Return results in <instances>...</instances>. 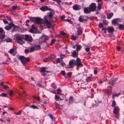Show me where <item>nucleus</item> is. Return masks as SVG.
<instances>
[{
    "instance_id": "aec40b11",
    "label": "nucleus",
    "mask_w": 124,
    "mask_h": 124,
    "mask_svg": "<svg viewBox=\"0 0 124 124\" xmlns=\"http://www.w3.org/2000/svg\"><path fill=\"white\" fill-rule=\"evenodd\" d=\"M9 53L13 56L15 55L16 53V51L14 49H11L9 51Z\"/></svg>"
},
{
    "instance_id": "9b49d317",
    "label": "nucleus",
    "mask_w": 124,
    "mask_h": 124,
    "mask_svg": "<svg viewBox=\"0 0 124 124\" xmlns=\"http://www.w3.org/2000/svg\"><path fill=\"white\" fill-rule=\"evenodd\" d=\"M40 47L39 45H38L34 46L31 47L30 48L31 51H33L36 50H38L40 49Z\"/></svg>"
},
{
    "instance_id": "412c9836",
    "label": "nucleus",
    "mask_w": 124,
    "mask_h": 124,
    "mask_svg": "<svg viewBox=\"0 0 124 124\" xmlns=\"http://www.w3.org/2000/svg\"><path fill=\"white\" fill-rule=\"evenodd\" d=\"M84 73H78L76 75V76L78 78L81 80L83 77L84 76Z\"/></svg>"
},
{
    "instance_id": "20e7f679",
    "label": "nucleus",
    "mask_w": 124,
    "mask_h": 124,
    "mask_svg": "<svg viewBox=\"0 0 124 124\" xmlns=\"http://www.w3.org/2000/svg\"><path fill=\"white\" fill-rule=\"evenodd\" d=\"M75 60L74 59H71L69 61L68 65H67V68L69 69L73 67L74 65L75 62Z\"/></svg>"
},
{
    "instance_id": "774afa93",
    "label": "nucleus",
    "mask_w": 124,
    "mask_h": 124,
    "mask_svg": "<svg viewBox=\"0 0 124 124\" xmlns=\"http://www.w3.org/2000/svg\"><path fill=\"white\" fill-rule=\"evenodd\" d=\"M6 17L8 20H9L10 21H11L12 20V19L10 17L8 16H7Z\"/></svg>"
},
{
    "instance_id": "2f4dec72",
    "label": "nucleus",
    "mask_w": 124,
    "mask_h": 124,
    "mask_svg": "<svg viewBox=\"0 0 124 124\" xmlns=\"http://www.w3.org/2000/svg\"><path fill=\"white\" fill-rule=\"evenodd\" d=\"M56 91H57V93H56L57 94H61V91L60 89L58 88L57 89Z\"/></svg>"
},
{
    "instance_id": "4c0bfd02",
    "label": "nucleus",
    "mask_w": 124,
    "mask_h": 124,
    "mask_svg": "<svg viewBox=\"0 0 124 124\" xmlns=\"http://www.w3.org/2000/svg\"><path fill=\"white\" fill-rule=\"evenodd\" d=\"M107 30V29L106 28L103 27L102 28L101 30L103 33H106V30Z\"/></svg>"
},
{
    "instance_id": "a878e982",
    "label": "nucleus",
    "mask_w": 124,
    "mask_h": 124,
    "mask_svg": "<svg viewBox=\"0 0 124 124\" xmlns=\"http://www.w3.org/2000/svg\"><path fill=\"white\" fill-rule=\"evenodd\" d=\"M119 29L121 30H124V25L122 24H119L118 25Z\"/></svg>"
},
{
    "instance_id": "c03bdc74",
    "label": "nucleus",
    "mask_w": 124,
    "mask_h": 124,
    "mask_svg": "<svg viewBox=\"0 0 124 124\" xmlns=\"http://www.w3.org/2000/svg\"><path fill=\"white\" fill-rule=\"evenodd\" d=\"M54 85L55 83H52L51 84V85L52 86V87L53 88L55 89L57 87L55 86H54Z\"/></svg>"
},
{
    "instance_id": "4be33fe9",
    "label": "nucleus",
    "mask_w": 124,
    "mask_h": 124,
    "mask_svg": "<svg viewBox=\"0 0 124 124\" xmlns=\"http://www.w3.org/2000/svg\"><path fill=\"white\" fill-rule=\"evenodd\" d=\"M115 81L113 79H112L110 80L109 81L108 83V84H110L112 86H113L114 84L115 83Z\"/></svg>"
},
{
    "instance_id": "0e129e2a",
    "label": "nucleus",
    "mask_w": 124,
    "mask_h": 124,
    "mask_svg": "<svg viewBox=\"0 0 124 124\" xmlns=\"http://www.w3.org/2000/svg\"><path fill=\"white\" fill-rule=\"evenodd\" d=\"M71 73L70 72H69L67 74V75L69 77H70L71 75Z\"/></svg>"
},
{
    "instance_id": "a18cd8bd",
    "label": "nucleus",
    "mask_w": 124,
    "mask_h": 124,
    "mask_svg": "<svg viewBox=\"0 0 124 124\" xmlns=\"http://www.w3.org/2000/svg\"><path fill=\"white\" fill-rule=\"evenodd\" d=\"M116 103L115 101H113L112 102V104L111 106L112 107H114L116 105Z\"/></svg>"
},
{
    "instance_id": "cd10ccee",
    "label": "nucleus",
    "mask_w": 124,
    "mask_h": 124,
    "mask_svg": "<svg viewBox=\"0 0 124 124\" xmlns=\"http://www.w3.org/2000/svg\"><path fill=\"white\" fill-rule=\"evenodd\" d=\"M81 47L82 46L80 45H76V51H77L78 52V51L81 49Z\"/></svg>"
},
{
    "instance_id": "9d476101",
    "label": "nucleus",
    "mask_w": 124,
    "mask_h": 124,
    "mask_svg": "<svg viewBox=\"0 0 124 124\" xmlns=\"http://www.w3.org/2000/svg\"><path fill=\"white\" fill-rule=\"evenodd\" d=\"M113 112L116 115V117L118 118V117L119 113L118 110V107H115L113 109Z\"/></svg>"
},
{
    "instance_id": "8fccbe9b",
    "label": "nucleus",
    "mask_w": 124,
    "mask_h": 124,
    "mask_svg": "<svg viewBox=\"0 0 124 124\" xmlns=\"http://www.w3.org/2000/svg\"><path fill=\"white\" fill-rule=\"evenodd\" d=\"M60 63L62 67H63L65 64V63L63 62V60H61Z\"/></svg>"
},
{
    "instance_id": "37998d69",
    "label": "nucleus",
    "mask_w": 124,
    "mask_h": 124,
    "mask_svg": "<svg viewBox=\"0 0 124 124\" xmlns=\"http://www.w3.org/2000/svg\"><path fill=\"white\" fill-rule=\"evenodd\" d=\"M98 6L97 7V8L98 9V10H100L101 8V5L99 3H98Z\"/></svg>"
},
{
    "instance_id": "ddd939ff",
    "label": "nucleus",
    "mask_w": 124,
    "mask_h": 124,
    "mask_svg": "<svg viewBox=\"0 0 124 124\" xmlns=\"http://www.w3.org/2000/svg\"><path fill=\"white\" fill-rule=\"evenodd\" d=\"M44 22L46 24L47 28H49L51 25V23L46 18H44Z\"/></svg>"
},
{
    "instance_id": "a211bd4d",
    "label": "nucleus",
    "mask_w": 124,
    "mask_h": 124,
    "mask_svg": "<svg viewBox=\"0 0 124 124\" xmlns=\"http://www.w3.org/2000/svg\"><path fill=\"white\" fill-rule=\"evenodd\" d=\"M91 11L89 8H87L85 7L84 8V13L87 14H89L90 13Z\"/></svg>"
},
{
    "instance_id": "bb28decb",
    "label": "nucleus",
    "mask_w": 124,
    "mask_h": 124,
    "mask_svg": "<svg viewBox=\"0 0 124 124\" xmlns=\"http://www.w3.org/2000/svg\"><path fill=\"white\" fill-rule=\"evenodd\" d=\"M12 40V39L10 38L5 39L4 40H3L2 41L5 42L6 41L7 42H11Z\"/></svg>"
},
{
    "instance_id": "603ef678",
    "label": "nucleus",
    "mask_w": 124,
    "mask_h": 124,
    "mask_svg": "<svg viewBox=\"0 0 124 124\" xmlns=\"http://www.w3.org/2000/svg\"><path fill=\"white\" fill-rule=\"evenodd\" d=\"M49 60L48 58H46L45 59L43 60L44 62H46L48 61Z\"/></svg>"
},
{
    "instance_id": "f257e3e1",
    "label": "nucleus",
    "mask_w": 124,
    "mask_h": 124,
    "mask_svg": "<svg viewBox=\"0 0 124 124\" xmlns=\"http://www.w3.org/2000/svg\"><path fill=\"white\" fill-rule=\"evenodd\" d=\"M18 59L20 60L24 66L26 65V63L29 62L30 59L28 58H25L23 56H20L18 57Z\"/></svg>"
},
{
    "instance_id": "49530a36",
    "label": "nucleus",
    "mask_w": 124,
    "mask_h": 124,
    "mask_svg": "<svg viewBox=\"0 0 124 124\" xmlns=\"http://www.w3.org/2000/svg\"><path fill=\"white\" fill-rule=\"evenodd\" d=\"M48 16L49 17V19H52V14L51 13H50L49 14Z\"/></svg>"
},
{
    "instance_id": "f03ea898",
    "label": "nucleus",
    "mask_w": 124,
    "mask_h": 124,
    "mask_svg": "<svg viewBox=\"0 0 124 124\" xmlns=\"http://www.w3.org/2000/svg\"><path fill=\"white\" fill-rule=\"evenodd\" d=\"M24 35H20L17 36L16 37V40L17 42L21 45H22L24 43L22 39L24 38Z\"/></svg>"
},
{
    "instance_id": "c9c22d12",
    "label": "nucleus",
    "mask_w": 124,
    "mask_h": 124,
    "mask_svg": "<svg viewBox=\"0 0 124 124\" xmlns=\"http://www.w3.org/2000/svg\"><path fill=\"white\" fill-rule=\"evenodd\" d=\"M0 96H2L3 97H7V95L6 93H2L0 94Z\"/></svg>"
},
{
    "instance_id": "79ce46f5",
    "label": "nucleus",
    "mask_w": 124,
    "mask_h": 124,
    "mask_svg": "<svg viewBox=\"0 0 124 124\" xmlns=\"http://www.w3.org/2000/svg\"><path fill=\"white\" fill-rule=\"evenodd\" d=\"M78 20L80 22H83L84 21L83 19L81 17H79Z\"/></svg>"
},
{
    "instance_id": "3c124183",
    "label": "nucleus",
    "mask_w": 124,
    "mask_h": 124,
    "mask_svg": "<svg viewBox=\"0 0 124 124\" xmlns=\"http://www.w3.org/2000/svg\"><path fill=\"white\" fill-rule=\"evenodd\" d=\"M82 16L83 17H86L88 19L90 18V19H92V20L94 19V17H89L87 16H85V17L83 16Z\"/></svg>"
},
{
    "instance_id": "f3484780",
    "label": "nucleus",
    "mask_w": 124,
    "mask_h": 124,
    "mask_svg": "<svg viewBox=\"0 0 124 124\" xmlns=\"http://www.w3.org/2000/svg\"><path fill=\"white\" fill-rule=\"evenodd\" d=\"M40 9L41 10L43 11L47 10L51 11V8H48L47 6L43 7L40 8Z\"/></svg>"
},
{
    "instance_id": "0eeeda50",
    "label": "nucleus",
    "mask_w": 124,
    "mask_h": 124,
    "mask_svg": "<svg viewBox=\"0 0 124 124\" xmlns=\"http://www.w3.org/2000/svg\"><path fill=\"white\" fill-rule=\"evenodd\" d=\"M25 40L27 41L31 42L33 40L32 37L31 35L26 34L24 35Z\"/></svg>"
},
{
    "instance_id": "864d4df0",
    "label": "nucleus",
    "mask_w": 124,
    "mask_h": 124,
    "mask_svg": "<svg viewBox=\"0 0 124 124\" xmlns=\"http://www.w3.org/2000/svg\"><path fill=\"white\" fill-rule=\"evenodd\" d=\"M65 57V55L64 54H61L60 55V58L61 59L64 58Z\"/></svg>"
},
{
    "instance_id": "1a4fd4ad",
    "label": "nucleus",
    "mask_w": 124,
    "mask_h": 124,
    "mask_svg": "<svg viewBox=\"0 0 124 124\" xmlns=\"http://www.w3.org/2000/svg\"><path fill=\"white\" fill-rule=\"evenodd\" d=\"M95 5V3H93L90 5L89 8L91 11L93 12L96 9Z\"/></svg>"
},
{
    "instance_id": "5fc2aeb1",
    "label": "nucleus",
    "mask_w": 124,
    "mask_h": 124,
    "mask_svg": "<svg viewBox=\"0 0 124 124\" xmlns=\"http://www.w3.org/2000/svg\"><path fill=\"white\" fill-rule=\"evenodd\" d=\"M61 73L63 75L65 76V71L63 70H61Z\"/></svg>"
},
{
    "instance_id": "6e6d98bb",
    "label": "nucleus",
    "mask_w": 124,
    "mask_h": 124,
    "mask_svg": "<svg viewBox=\"0 0 124 124\" xmlns=\"http://www.w3.org/2000/svg\"><path fill=\"white\" fill-rule=\"evenodd\" d=\"M49 116L51 118L52 120H53L54 119H55V118H54L53 116L52 115L50 114L49 115Z\"/></svg>"
},
{
    "instance_id": "338daca9",
    "label": "nucleus",
    "mask_w": 124,
    "mask_h": 124,
    "mask_svg": "<svg viewBox=\"0 0 124 124\" xmlns=\"http://www.w3.org/2000/svg\"><path fill=\"white\" fill-rule=\"evenodd\" d=\"M3 21L4 23L6 24H7L8 23V22L5 19H3Z\"/></svg>"
},
{
    "instance_id": "423d86ee",
    "label": "nucleus",
    "mask_w": 124,
    "mask_h": 124,
    "mask_svg": "<svg viewBox=\"0 0 124 124\" xmlns=\"http://www.w3.org/2000/svg\"><path fill=\"white\" fill-rule=\"evenodd\" d=\"M75 65L77 66L82 67L83 65L81 63V62L79 58L77 57L76 60L75 62Z\"/></svg>"
},
{
    "instance_id": "39448f33",
    "label": "nucleus",
    "mask_w": 124,
    "mask_h": 124,
    "mask_svg": "<svg viewBox=\"0 0 124 124\" xmlns=\"http://www.w3.org/2000/svg\"><path fill=\"white\" fill-rule=\"evenodd\" d=\"M32 29L29 30V31L33 33H40V32L39 31H37L36 28L35 27L34 25L33 24L32 25Z\"/></svg>"
},
{
    "instance_id": "c85d7f7f",
    "label": "nucleus",
    "mask_w": 124,
    "mask_h": 124,
    "mask_svg": "<svg viewBox=\"0 0 124 124\" xmlns=\"http://www.w3.org/2000/svg\"><path fill=\"white\" fill-rule=\"evenodd\" d=\"M69 103H72L73 102V99L72 97L70 96L69 99Z\"/></svg>"
},
{
    "instance_id": "f8f14e48",
    "label": "nucleus",
    "mask_w": 124,
    "mask_h": 124,
    "mask_svg": "<svg viewBox=\"0 0 124 124\" xmlns=\"http://www.w3.org/2000/svg\"><path fill=\"white\" fill-rule=\"evenodd\" d=\"M9 26H6L5 27V29L7 30H9L12 28V27H15V25L11 22L8 23Z\"/></svg>"
},
{
    "instance_id": "de8ad7c7",
    "label": "nucleus",
    "mask_w": 124,
    "mask_h": 124,
    "mask_svg": "<svg viewBox=\"0 0 124 124\" xmlns=\"http://www.w3.org/2000/svg\"><path fill=\"white\" fill-rule=\"evenodd\" d=\"M31 51L30 49V50L29 49H25V50L24 52L25 53H28V52L31 53V52H32V51Z\"/></svg>"
},
{
    "instance_id": "680f3d73",
    "label": "nucleus",
    "mask_w": 124,
    "mask_h": 124,
    "mask_svg": "<svg viewBox=\"0 0 124 124\" xmlns=\"http://www.w3.org/2000/svg\"><path fill=\"white\" fill-rule=\"evenodd\" d=\"M56 61L58 63H60L61 62V61L60 59L59 58H57L56 59Z\"/></svg>"
},
{
    "instance_id": "6e6552de",
    "label": "nucleus",
    "mask_w": 124,
    "mask_h": 124,
    "mask_svg": "<svg viewBox=\"0 0 124 124\" xmlns=\"http://www.w3.org/2000/svg\"><path fill=\"white\" fill-rule=\"evenodd\" d=\"M5 37V32L2 28H0V39H1V41H2V39Z\"/></svg>"
},
{
    "instance_id": "13d9d810",
    "label": "nucleus",
    "mask_w": 124,
    "mask_h": 124,
    "mask_svg": "<svg viewBox=\"0 0 124 124\" xmlns=\"http://www.w3.org/2000/svg\"><path fill=\"white\" fill-rule=\"evenodd\" d=\"M17 8V6H13L11 7L14 10H16Z\"/></svg>"
},
{
    "instance_id": "5701e85b",
    "label": "nucleus",
    "mask_w": 124,
    "mask_h": 124,
    "mask_svg": "<svg viewBox=\"0 0 124 124\" xmlns=\"http://www.w3.org/2000/svg\"><path fill=\"white\" fill-rule=\"evenodd\" d=\"M54 99L55 100L57 101H59L60 99L61 101L62 100H63V99L61 98L60 96L56 95H55Z\"/></svg>"
},
{
    "instance_id": "72a5a7b5",
    "label": "nucleus",
    "mask_w": 124,
    "mask_h": 124,
    "mask_svg": "<svg viewBox=\"0 0 124 124\" xmlns=\"http://www.w3.org/2000/svg\"><path fill=\"white\" fill-rule=\"evenodd\" d=\"M46 71V70L45 67H43L41 68L40 72H41V73H42V72H45V71Z\"/></svg>"
},
{
    "instance_id": "bf43d9fd",
    "label": "nucleus",
    "mask_w": 124,
    "mask_h": 124,
    "mask_svg": "<svg viewBox=\"0 0 124 124\" xmlns=\"http://www.w3.org/2000/svg\"><path fill=\"white\" fill-rule=\"evenodd\" d=\"M117 94L116 93H115L114 94H113L112 95V98L113 99H114V97L115 96H117L118 97V96H117Z\"/></svg>"
},
{
    "instance_id": "b1692460",
    "label": "nucleus",
    "mask_w": 124,
    "mask_h": 124,
    "mask_svg": "<svg viewBox=\"0 0 124 124\" xmlns=\"http://www.w3.org/2000/svg\"><path fill=\"white\" fill-rule=\"evenodd\" d=\"M77 34L78 35H81L82 33V31L80 27H79L77 29Z\"/></svg>"
},
{
    "instance_id": "2eb2a0df",
    "label": "nucleus",
    "mask_w": 124,
    "mask_h": 124,
    "mask_svg": "<svg viewBox=\"0 0 124 124\" xmlns=\"http://www.w3.org/2000/svg\"><path fill=\"white\" fill-rule=\"evenodd\" d=\"M78 52L77 51H73L71 52V56L74 58L77 57L78 54Z\"/></svg>"
},
{
    "instance_id": "4468645a",
    "label": "nucleus",
    "mask_w": 124,
    "mask_h": 124,
    "mask_svg": "<svg viewBox=\"0 0 124 124\" xmlns=\"http://www.w3.org/2000/svg\"><path fill=\"white\" fill-rule=\"evenodd\" d=\"M107 30L108 32L112 34L114 31V29L112 27L108 26L107 28Z\"/></svg>"
},
{
    "instance_id": "052dcab7",
    "label": "nucleus",
    "mask_w": 124,
    "mask_h": 124,
    "mask_svg": "<svg viewBox=\"0 0 124 124\" xmlns=\"http://www.w3.org/2000/svg\"><path fill=\"white\" fill-rule=\"evenodd\" d=\"M85 49L86 52H88L90 50V48L89 47H86L85 48Z\"/></svg>"
},
{
    "instance_id": "a19ab883",
    "label": "nucleus",
    "mask_w": 124,
    "mask_h": 124,
    "mask_svg": "<svg viewBox=\"0 0 124 124\" xmlns=\"http://www.w3.org/2000/svg\"><path fill=\"white\" fill-rule=\"evenodd\" d=\"M8 93L10 96H11L13 94L12 91L11 90H9L8 92Z\"/></svg>"
},
{
    "instance_id": "09e8293b",
    "label": "nucleus",
    "mask_w": 124,
    "mask_h": 124,
    "mask_svg": "<svg viewBox=\"0 0 124 124\" xmlns=\"http://www.w3.org/2000/svg\"><path fill=\"white\" fill-rule=\"evenodd\" d=\"M2 85L3 88L5 89H7L9 88V87L7 85Z\"/></svg>"
},
{
    "instance_id": "c756f323",
    "label": "nucleus",
    "mask_w": 124,
    "mask_h": 124,
    "mask_svg": "<svg viewBox=\"0 0 124 124\" xmlns=\"http://www.w3.org/2000/svg\"><path fill=\"white\" fill-rule=\"evenodd\" d=\"M42 37L45 40H47L49 38L48 36L45 35H42Z\"/></svg>"
},
{
    "instance_id": "dca6fc26",
    "label": "nucleus",
    "mask_w": 124,
    "mask_h": 124,
    "mask_svg": "<svg viewBox=\"0 0 124 124\" xmlns=\"http://www.w3.org/2000/svg\"><path fill=\"white\" fill-rule=\"evenodd\" d=\"M73 10H78L81 8L80 6L77 4L74 5L72 7Z\"/></svg>"
},
{
    "instance_id": "69168bd1",
    "label": "nucleus",
    "mask_w": 124,
    "mask_h": 124,
    "mask_svg": "<svg viewBox=\"0 0 124 124\" xmlns=\"http://www.w3.org/2000/svg\"><path fill=\"white\" fill-rule=\"evenodd\" d=\"M56 40L55 39H53L51 42V44H53L54 42L56 41Z\"/></svg>"
},
{
    "instance_id": "f704fd0d",
    "label": "nucleus",
    "mask_w": 124,
    "mask_h": 124,
    "mask_svg": "<svg viewBox=\"0 0 124 124\" xmlns=\"http://www.w3.org/2000/svg\"><path fill=\"white\" fill-rule=\"evenodd\" d=\"M103 23L104 24L107 25L108 24V22L106 20H104L103 21Z\"/></svg>"
},
{
    "instance_id": "ea45409f",
    "label": "nucleus",
    "mask_w": 124,
    "mask_h": 124,
    "mask_svg": "<svg viewBox=\"0 0 124 124\" xmlns=\"http://www.w3.org/2000/svg\"><path fill=\"white\" fill-rule=\"evenodd\" d=\"M117 21L116 20L114 19L112 21V24H116L117 23Z\"/></svg>"
},
{
    "instance_id": "7c9ffc66",
    "label": "nucleus",
    "mask_w": 124,
    "mask_h": 124,
    "mask_svg": "<svg viewBox=\"0 0 124 124\" xmlns=\"http://www.w3.org/2000/svg\"><path fill=\"white\" fill-rule=\"evenodd\" d=\"M107 94L108 95H111L112 92V91L111 89H109L108 90H107Z\"/></svg>"
},
{
    "instance_id": "58836bf2",
    "label": "nucleus",
    "mask_w": 124,
    "mask_h": 124,
    "mask_svg": "<svg viewBox=\"0 0 124 124\" xmlns=\"http://www.w3.org/2000/svg\"><path fill=\"white\" fill-rule=\"evenodd\" d=\"M17 26L15 25V27H12V28H13V29L12 30V31H11V32H14L17 31L16 30V28Z\"/></svg>"
},
{
    "instance_id": "e433bc0d",
    "label": "nucleus",
    "mask_w": 124,
    "mask_h": 124,
    "mask_svg": "<svg viewBox=\"0 0 124 124\" xmlns=\"http://www.w3.org/2000/svg\"><path fill=\"white\" fill-rule=\"evenodd\" d=\"M60 35L65 36V37H66L67 36V34L64 32H60Z\"/></svg>"
},
{
    "instance_id": "393cba45",
    "label": "nucleus",
    "mask_w": 124,
    "mask_h": 124,
    "mask_svg": "<svg viewBox=\"0 0 124 124\" xmlns=\"http://www.w3.org/2000/svg\"><path fill=\"white\" fill-rule=\"evenodd\" d=\"M113 15V13L111 12L110 13H109L107 15V17L108 19H110Z\"/></svg>"
},
{
    "instance_id": "6ab92c4d",
    "label": "nucleus",
    "mask_w": 124,
    "mask_h": 124,
    "mask_svg": "<svg viewBox=\"0 0 124 124\" xmlns=\"http://www.w3.org/2000/svg\"><path fill=\"white\" fill-rule=\"evenodd\" d=\"M54 104L57 108H58L61 110H62V105L59 104L56 101L54 102Z\"/></svg>"
},
{
    "instance_id": "e2e57ef3",
    "label": "nucleus",
    "mask_w": 124,
    "mask_h": 124,
    "mask_svg": "<svg viewBox=\"0 0 124 124\" xmlns=\"http://www.w3.org/2000/svg\"><path fill=\"white\" fill-rule=\"evenodd\" d=\"M55 1L57 2L58 4L59 5H60V3L61 2V1L60 0H56Z\"/></svg>"
},
{
    "instance_id": "7ed1b4c3",
    "label": "nucleus",
    "mask_w": 124,
    "mask_h": 124,
    "mask_svg": "<svg viewBox=\"0 0 124 124\" xmlns=\"http://www.w3.org/2000/svg\"><path fill=\"white\" fill-rule=\"evenodd\" d=\"M30 21L35 23H37L41 24L42 21V20L39 17H30Z\"/></svg>"
},
{
    "instance_id": "473e14b6",
    "label": "nucleus",
    "mask_w": 124,
    "mask_h": 124,
    "mask_svg": "<svg viewBox=\"0 0 124 124\" xmlns=\"http://www.w3.org/2000/svg\"><path fill=\"white\" fill-rule=\"evenodd\" d=\"M29 107L31 108H32L33 109H38V108L37 106H35L34 105L30 106H29Z\"/></svg>"
},
{
    "instance_id": "4d7b16f0",
    "label": "nucleus",
    "mask_w": 124,
    "mask_h": 124,
    "mask_svg": "<svg viewBox=\"0 0 124 124\" xmlns=\"http://www.w3.org/2000/svg\"><path fill=\"white\" fill-rule=\"evenodd\" d=\"M76 37L74 36V35H72L71 36V39L72 40H74L76 39Z\"/></svg>"
}]
</instances>
